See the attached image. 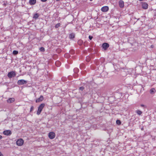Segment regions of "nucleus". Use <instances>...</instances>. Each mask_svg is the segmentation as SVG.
Returning <instances> with one entry per match:
<instances>
[{"mask_svg":"<svg viewBox=\"0 0 156 156\" xmlns=\"http://www.w3.org/2000/svg\"><path fill=\"white\" fill-rule=\"evenodd\" d=\"M77 43L79 45H81L83 44V41L82 40H80L78 41Z\"/></svg>","mask_w":156,"mask_h":156,"instance_id":"f3484780","label":"nucleus"},{"mask_svg":"<svg viewBox=\"0 0 156 156\" xmlns=\"http://www.w3.org/2000/svg\"><path fill=\"white\" fill-rule=\"evenodd\" d=\"M136 113L138 115H140L142 114V112L141 111L139 110H138L136 111Z\"/></svg>","mask_w":156,"mask_h":156,"instance_id":"6ab92c4d","label":"nucleus"},{"mask_svg":"<svg viewBox=\"0 0 156 156\" xmlns=\"http://www.w3.org/2000/svg\"><path fill=\"white\" fill-rule=\"evenodd\" d=\"M36 3V0H30L29 3L31 5H33L35 4Z\"/></svg>","mask_w":156,"mask_h":156,"instance_id":"ddd939ff","label":"nucleus"},{"mask_svg":"<svg viewBox=\"0 0 156 156\" xmlns=\"http://www.w3.org/2000/svg\"><path fill=\"white\" fill-rule=\"evenodd\" d=\"M140 106H141V107H144V105H143V104H141V105Z\"/></svg>","mask_w":156,"mask_h":156,"instance_id":"2f4dec72","label":"nucleus"},{"mask_svg":"<svg viewBox=\"0 0 156 156\" xmlns=\"http://www.w3.org/2000/svg\"><path fill=\"white\" fill-rule=\"evenodd\" d=\"M116 123L117 124L119 125L121 124V122L120 120H116Z\"/></svg>","mask_w":156,"mask_h":156,"instance_id":"b1692460","label":"nucleus"},{"mask_svg":"<svg viewBox=\"0 0 156 156\" xmlns=\"http://www.w3.org/2000/svg\"><path fill=\"white\" fill-rule=\"evenodd\" d=\"M2 136L0 135V140L2 139Z\"/></svg>","mask_w":156,"mask_h":156,"instance_id":"473e14b6","label":"nucleus"},{"mask_svg":"<svg viewBox=\"0 0 156 156\" xmlns=\"http://www.w3.org/2000/svg\"><path fill=\"white\" fill-rule=\"evenodd\" d=\"M44 106L45 104L44 103H42L39 105L38 108V110L37 111V115H39L41 114L42 109Z\"/></svg>","mask_w":156,"mask_h":156,"instance_id":"f257e3e1","label":"nucleus"},{"mask_svg":"<svg viewBox=\"0 0 156 156\" xmlns=\"http://www.w3.org/2000/svg\"><path fill=\"white\" fill-rule=\"evenodd\" d=\"M102 47L105 50H106L109 47V44L106 43H103L102 45Z\"/></svg>","mask_w":156,"mask_h":156,"instance_id":"423d86ee","label":"nucleus"},{"mask_svg":"<svg viewBox=\"0 0 156 156\" xmlns=\"http://www.w3.org/2000/svg\"><path fill=\"white\" fill-rule=\"evenodd\" d=\"M140 0V1H142V0Z\"/></svg>","mask_w":156,"mask_h":156,"instance_id":"c9c22d12","label":"nucleus"},{"mask_svg":"<svg viewBox=\"0 0 156 156\" xmlns=\"http://www.w3.org/2000/svg\"><path fill=\"white\" fill-rule=\"evenodd\" d=\"M18 51L16 50H14L13 51V54L14 55H16L18 54Z\"/></svg>","mask_w":156,"mask_h":156,"instance_id":"5701e85b","label":"nucleus"},{"mask_svg":"<svg viewBox=\"0 0 156 156\" xmlns=\"http://www.w3.org/2000/svg\"><path fill=\"white\" fill-rule=\"evenodd\" d=\"M74 72L75 73H77L79 71V69L78 68H76L74 69Z\"/></svg>","mask_w":156,"mask_h":156,"instance_id":"a211bd4d","label":"nucleus"},{"mask_svg":"<svg viewBox=\"0 0 156 156\" xmlns=\"http://www.w3.org/2000/svg\"><path fill=\"white\" fill-rule=\"evenodd\" d=\"M17 83L19 85H22L27 83V80L22 79L18 80Z\"/></svg>","mask_w":156,"mask_h":156,"instance_id":"20e7f679","label":"nucleus"},{"mask_svg":"<svg viewBox=\"0 0 156 156\" xmlns=\"http://www.w3.org/2000/svg\"><path fill=\"white\" fill-rule=\"evenodd\" d=\"M109 8L108 6H104L101 8V11L103 12H106L108 10Z\"/></svg>","mask_w":156,"mask_h":156,"instance_id":"0eeeda50","label":"nucleus"},{"mask_svg":"<svg viewBox=\"0 0 156 156\" xmlns=\"http://www.w3.org/2000/svg\"><path fill=\"white\" fill-rule=\"evenodd\" d=\"M70 52L72 54H73L74 53V51L73 50H72L70 51Z\"/></svg>","mask_w":156,"mask_h":156,"instance_id":"a878e982","label":"nucleus"},{"mask_svg":"<svg viewBox=\"0 0 156 156\" xmlns=\"http://www.w3.org/2000/svg\"><path fill=\"white\" fill-rule=\"evenodd\" d=\"M55 136V134L54 132H51L48 133V137L51 139H53Z\"/></svg>","mask_w":156,"mask_h":156,"instance_id":"39448f33","label":"nucleus"},{"mask_svg":"<svg viewBox=\"0 0 156 156\" xmlns=\"http://www.w3.org/2000/svg\"><path fill=\"white\" fill-rule=\"evenodd\" d=\"M8 76L9 78H11L15 77L16 75V73L15 71H12L8 73Z\"/></svg>","mask_w":156,"mask_h":156,"instance_id":"f03ea898","label":"nucleus"},{"mask_svg":"<svg viewBox=\"0 0 156 156\" xmlns=\"http://www.w3.org/2000/svg\"><path fill=\"white\" fill-rule=\"evenodd\" d=\"M68 55V54H65V57H66V55Z\"/></svg>","mask_w":156,"mask_h":156,"instance_id":"72a5a7b5","label":"nucleus"},{"mask_svg":"<svg viewBox=\"0 0 156 156\" xmlns=\"http://www.w3.org/2000/svg\"><path fill=\"white\" fill-rule=\"evenodd\" d=\"M93 38V37L90 36H89V38L90 40H91Z\"/></svg>","mask_w":156,"mask_h":156,"instance_id":"cd10ccee","label":"nucleus"},{"mask_svg":"<svg viewBox=\"0 0 156 156\" xmlns=\"http://www.w3.org/2000/svg\"><path fill=\"white\" fill-rule=\"evenodd\" d=\"M55 64L57 66L59 67L61 65V62L59 61H57L55 62Z\"/></svg>","mask_w":156,"mask_h":156,"instance_id":"dca6fc26","label":"nucleus"},{"mask_svg":"<svg viewBox=\"0 0 156 156\" xmlns=\"http://www.w3.org/2000/svg\"><path fill=\"white\" fill-rule=\"evenodd\" d=\"M12 133L10 130H6L3 132V134L5 135L9 136Z\"/></svg>","mask_w":156,"mask_h":156,"instance_id":"6e6552de","label":"nucleus"},{"mask_svg":"<svg viewBox=\"0 0 156 156\" xmlns=\"http://www.w3.org/2000/svg\"><path fill=\"white\" fill-rule=\"evenodd\" d=\"M0 156H3V155L2 154L1 152H0Z\"/></svg>","mask_w":156,"mask_h":156,"instance_id":"c756f323","label":"nucleus"},{"mask_svg":"<svg viewBox=\"0 0 156 156\" xmlns=\"http://www.w3.org/2000/svg\"><path fill=\"white\" fill-rule=\"evenodd\" d=\"M119 5L120 7L122 8L124 7V2L122 0H120L119 2Z\"/></svg>","mask_w":156,"mask_h":156,"instance_id":"9d476101","label":"nucleus"},{"mask_svg":"<svg viewBox=\"0 0 156 156\" xmlns=\"http://www.w3.org/2000/svg\"><path fill=\"white\" fill-rule=\"evenodd\" d=\"M24 143V140L22 139H18L16 141V144L18 146H22Z\"/></svg>","mask_w":156,"mask_h":156,"instance_id":"7ed1b4c3","label":"nucleus"},{"mask_svg":"<svg viewBox=\"0 0 156 156\" xmlns=\"http://www.w3.org/2000/svg\"><path fill=\"white\" fill-rule=\"evenodd\" d=\"M40 50L41 51H45V49L44 48H43V47H41L40 48Z\"/></svg>","mask_w":156,"mask_h":156,"instance_id":"393cba45","label":"nucleus"},{"mask_svg":"<svg viewBox=\"0 0 156 156\" xmlns=\"http://www.w3.org/2000/svg\"><path fill=\"white\" fill-rule=\"evenodd\" d=\"M75 34L73 33H72L69 34V38L70 39H73L75 37Z\"/></svg>","mask_w":156,"mask_h":156,"instance_id":"4468645a","label":"nucleus"},{"mask_svg":"<svg viewBox=\"0 0 156 156\" xmlns=\"http://www.w3.org/2000/svg\"><path fill=\"white\" fill-rule=\"evenodd\" d=\"M60 25H61L60 23H58L57 24L55 25V28H58L60 26Z\"/></svg>","mask_w":156,"mask_h":156,"instance_id":"4be33fe9","label":"nucleus"},{"mask_svg":"<svg viewBox=\"0 0 156 156\" xmlns=\"http://www.w3.org/2000/svg\"><path fill=\"white\" fill-rule=\"evenodd\" d=\"M55 0L57 1H59V0Z\"/></svg>","mask_w":156,"mask_h":156,"instance_id":"f704fd0d","label":"nucleus"},{"mask_svg":"<svg viewBox=\"0 0 156 156\" xmlns=\"http://www.w3.org/2000/svg\"><path fill=\"white\" fill-rule=\"evenodd\" d=\"M43 2H45L47 0H41Z\"/></svg>","mask_w":156,"mask_h":156,"instance_id":"7c9ffc66","label":"nucleus"},{"mask_svg":"<svg viewBox=\"0 0 156 156\" xmlns=\"http://www.w3.org/2000/svg\"><path fill=\"white\" fill-rule=\"evenodd\" d=\"M15 99L13 98H10L7 100V102L8 103H11L15 101Z\"/></svg>","mask_w":156,"mask_h":156,"instance_id":"f8f14e48","label":"nucleus"},{"mask_svg":"<svg viewBox=\"0 0 156 156\" xmlns=\"http://www.w3.org/2000/svg\"><path fill=\"white\" fill-rule=\"evenodd\" d=\"M90 60V58L89 56L86 57V60L87 62H89Z\"/></svg>","mask_w":156,"mask_h":156,"instance_id":"412c9836","label":"nucleus"},{"mask_svg":"<svg viewBox=\"0 0 156 156\" xmlns=\"http://www.w3.org/2000/svg\"><path fill=\"white\" fill-rule=\"evenodd\" d=\"M33 109H34V107H33V106H32L31 108L30 111H32L33 110Z\"/></svg>","mask_w":156,"mask_h":156,"instance_id":"c85d7f7f","label":"nucleus"},{"mask_svg":"<svg viewBox=\"0 0 156 156\" xmlns=\"http://www.w3.org/2000/svg\"><path fill=\"white\" fill-rule=\"evenodd\" d=\"M44 99V98L42 95H41L39 98L37 99L36 100V103L42 101Z\"/></svg>","mask_w":156,"mask_h":156,"instance_id":"1a4fd4ad","label":"nucleus"},{"mask_svg":"<svg viewBox=\"0 0 156 156\" xmlns=\"http://www.w3.org/2000/svg\"><path fill=\"white\" fill-rule=\"evenodd\" d=\"M142 7L144 9H147L148 8V5L146 3L144 2L142 4Z\"/></svg>","mask_w":156,"mask_h":156,"instance_id":"9b49d317","label":"nucleus"},{"mask_svg":"<svg viewBox=\"0 0 156 156\" xmlns=\"http://www.w3.org/2000/svg\"><path fill=\"white\" fill-rule=\"evenodd\" d=\"M84 89V88L83 87H80V90L81 91H82Z\"/></svg>","mask_w":156,"mask_h":156,"instance_id":"bb28decb","label":"nucleus"},{"mask_svg":"<svg viewBox=\"0 0 156 156\" xmlns=\"http://www.w3.org/2000/svg\"><path fill=\"white\" fill-rule=\"evenodd\" d=\"M155 92V89L154 88H152L150 90V93L151 94L152 93H154Z\"/></svg>","mask_w":156,"mask_h":156,"instance_id":"aec40b11","label":"nucleus"},{"mask_svg":"<svg viewBox=\"0 0 156 156\" xmlns=\"http://www.w3.org/2000/svg\"><path fill=\"white\" fill-rule=\"evenodd\" d=\"M39 15L38 13H36L34 14V16H33V18L36 20V19H37Z\"/></svg>","mask_w":156,"mask_h":156,"instance_id":"2eb2a0df","label":"nucleus"}]
</instances>
